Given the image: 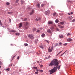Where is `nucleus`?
<instances>
[{
    "label": "nucleus",
    "instance_id": "obj_1",
    "mask_svg": "<svg viewBox=\"0 0 75 75\" xmlns=\"http://www.w3.org/2000/svg\"><path fill=\"white\" fill-rule=\"evenodd\" d=\"M59 65V63L58 62V60L57 59H54L48 65L49 67L51 66H54L53 68L51 70L49 71V72L50 74L56 72L57 69H58V65ZM56 66V67H55Z\"/></svg>",
    "mask_w": 75,
    "mask_h": 75
},
{
    "label": "nucleus",
    "instance_id": "obj_2",
    "mask_svg": "<svg viewBox=\"0 0 75 75\" xmlns=\"http://www.w3.org/2000/svg\"><path fill=\"white\" fill-rule=\"evenodd\" d=\"M28 37L30 39V40H33V39L34 38V35L31 34H30L28 35Z\"/></svg>",
    "mask_w": 75,
    "mask_h": 75
},
{
    "label": "nucleus",
    "instance_id": "obj_3",
    "mask_svg": "<svg viewBox=\"0 0 75 75\" xmlns=\"http://www.w3.org/2000/svg\"><path fill=\"white\" fill-rule=\"evenodd\" d=\"M23 23L25 27H26V26H28L29 24L28 22L27 21L24 22Z\"/></svg>",
    "mask_w": 75,
    "mask_h": 75
},
{
    "label": "nucleus",
    "instance_id": "obj_4",
    "mask_svg": "<svg viewBox=\"0 0 75 75\" xmlns=\"http://www.w3.org/2000/svg\"><path fill=\"white\" fill-rule=\"evenodd\" d=\"M53 50V47H49L48 49V52H52V50Z\"/></svg>",
    "mask_w": 75,
    "mask_h": 75
},
{
    "label": "nucleus",
    "instance_id": "obj_5",
    "mask_svg": "<svg viewBox=\"0 0 75 75\" xmlns=\"http://www.w3.org/2000/svg\"><path fill=\"white\" fill-rule=\"evenodd\" d=\"M68 20H71L72 19V16H70L68 17Z\"/></svg>",
    "mask_w": 75,
    "mask_h": 75
},
{
    "label": "nucleus",
    "instance_id": "obj_6",
    "mask_svg": "<svg viewBox=\"0 0 75 75\" xmlns=\"http://www.w3.org/2000/svg\"><path fill=\"white\" fill-rule=\"evenodd\" d=\"M50 11H47L45 12V14H46L47 15H48V14H50Z\"/></svg>",
    "mask_w": 75,
    "mask_h": 75
},
{
    "label": "nucleus",
    "instance_id": "obj_7",
    "mask_svg": "<svg viewBox=\"0 0 75 75\" xmlns=\"http://www.w3.org/2000/svg\"><path fill=\"white\" fill-rule=\"evenodd\" d=\"M48 24H54V23H53V22L52 21H48Z\"/></svg>",
    "mask_w": 75,
    "mask_h": 75
},
{
    "label": "nucleus",
    "instance_id": "obj_8",
    "mask_svg": "<svg viewBox=\"0 0 75 75\" xmlns=\"http://www.w3.org/2000/svg\"><path fill=\"white\" fill-rule=\"evenodd\" d=\"M34 13V10H32V12H31L30 13V15H32V14H33V13Z\"/></svg>",
    "mask_w": 75,
    "mask_h": 75
},
{
    "label": "nucleus",
    "instance_id": "obj_9",
    "mask_svg": "<svg viewBox=\"0 0 75 75\" xmlns=\"http://www.w3.org/2000/svg\"><path fill=\"white\" fill-rule=\"evenodd\" d=\"M67 41H68L69 42H70V41H71L72 40V39L71 38H68L67 39Z\"/></svg>",
    "mask_w": 75,
    "mask_h": 75
},
{
    "label": "nucleus",
    "instance_id": "obj_10",
    "mask_svg": "<svg viewBox=\"0 0 75 75\" xmlns=\"http://www.w3.org/2000/svg\"><path fill=\"white\" fill-rule=\"evenodd\" d=\"M47 31L49 33H50V34H52V32L51 31V30L50 29H48L47 30Z\"/></svg>",
    "mask_w": 75,
    "mask_h": 75
},
{
    "label": "nucleus",
    "instance_id": "obj_11",
    "mask_svg": "<svg viewBox=\"0 0 75 75\" xmlns=\"http://www.w3.org/2000/svg\"><path fill=\"white\" fill-rule=\"evenodd\" d=\"M36 6L37 7H38V8H40V4H38L36 5Z\"/></svg>",
    "mask_w": 75,
    "mask_h": 75
},
{
    "label": "nucleus",
    "instance_id": "obj_12",
    "mask_svg": "<svg viewBox=\"0 0 75 75\" xmlns=\"http://www.w3.org/2000/svg\"><path fill=\"white\" fill-rule=\"evenodd\" d=\"M59 36L60 38H64V36L62 35H59Z\"/></svg>",
    "mask_w": 75,
    "mask_h": 75
},
{
    "label": "nucleus",
    "instance_id": "obj_13",
    "mask_svg": "<svg viewBox=\"0 0 75 75\" xmlns=\"http://www.w3.org/2000/svg\"><path fill=\"white\" fill-rule=\"evenodd\" d=\"M32 68L34 70H35L36 69H37V67H33Z\"/></svg>",
    "mask_w": 75,
    "mask_h": 75
},
{
    "label": "nucleus",
    "instance_id": "obj_14",
    "mask_svg": "<svg viewBox=\"0 0 75 75\" xmlns=\"http://www.w3.org/2000/svg\"><path fill=\"white\" fill-rule=\"evenodd\" d=\"M58 27H59V28H63L64 27V26H61L60 25H58Z\"/></svg>",
    "mask_w": 75,
    "mask_h": 75
},
{
    "label": "nucleus",
    "instance_id": "obj_15",
    "mask_svg": "<svg viewBox=\"0 0 75 75\" xmlns=\"http://www.w3.org/2000/svg\"><path fill=\"white\" fill-rule=\"evenodd\" d=\"M45 34H43L41 35L42 37V38H44V37H45Z\"/></svg>",
    "mask_w": 75,
    "mask_h": 75
},
{
    "label": "nucleus",
    "instance_id": "obj_16",
    "mask_svg": "<svg viewBox=\"0 0 75 75\" xmlns=\"http://www.w3.org/2000/svg\"><path fill=\"white\" fill-rule=\"evenodd\" d=\"M45 6V4H42L41 5V7H44Z\"/></svg>",
    "mask_w": 75,
    "mask_h": 75
},
{
    "label": "nucleus",
    "instance_id": "obj_17",
    "mask_svg": "<svg viewBox=\"0 0 75 75\" xmlns=\"http://www.w3.org/2000/svg\"><path fill=\"white\" fill-rule=\"evenodd\" d=\"M37 30V29L35 28H33V32H34V31H35Z\"/></svg>",
    "mask_w": 75,
    "mask_h": 75
},
{
    "label": "nucleus",
    "instance_id": "obj_18",
    "mask_svg": "<svg viewBox=\"0 0 75 75\" xmlns=\"http://www.w3.org/2000/svg\"><path fill=\"white\" fill-rule=\"evenodd\" d=\"M21 27H22V23H21L20 24L19 27L20 28H21Z\"/></svg>",
    "mask_w": 75,
    "mask_h": 75
},
{
    "label": "nucleus",
    "instance_id": "obj_19",
    "mask_svg": "<svg viewBox=\"0 0 75 75\" xmlns=\"http://www.w3.org/2000/svg\"><path fill=\"white\" fill-rule=\"evenodd\" d=\"M10 32L11 33V32H12L13 33H15L16 31H15L14 30H11L10 31Z\"/></svg>",
    "mask_w": 75,
    "mask_h": 75
},
{
    "label": "nucleus",
    "instance_id": "obj_20",
    "mask_svg": "<svg viewBox=\"0 0 75 75\" xmlns=\"http://www.w3.org/2000/svg\"><path fill=\"white\" fill-rule=\"evenodd\" d=\"M57 13L56 12H54V13L53 14V16H55L56 14H57Z\"/></svg>",
    "mask_w": 75,
    "mask_h": 75
},
{
    "label": "nucleus",
    "instance_id": "obj_21",
    "mask_svg": "<svg viewBox=\"0 0 75 75\" xmlns=\"http://www.w3.org/2000/svg\"><path fill=\"white\" fill-rule=\"evenodd\" d=\"M16 35H20V33H16Z\"/></svg>",
    "mask_w": 75,
    "mask_h": 75
},
{
    "label": "nucleus",
    "instance_id": "obj_22",
    "mask_svg": "<svg viewBox=\"0 0 75 75\" xmlns=\"http://www.w3.org/2000/svg\"><path fill=\"white\" fill-rule=\"evenodd\" d=\"M10 70V69L9 68H8L7 69H6V71H8Z\"/></svg>",
    "mask_w": 75,
    "mask_h": 75
},
{
    "label": "nucleus",
    "instance_id": "obj_23",
    "mask_svg": "<svg viewBox=\"0 0 75 75\" xmlns=\"http://www.w3.org/2000/svg\"><path fill=\"white\" fill-rule=\"evenodd\" d=\"M55 22L56 23H58L59 21H58V19H56L55 20Z\"/></svg>",
    "mask_w": 75,
    "mask_h": 75
},
{
    "label": "nucleus",
    "instance_id": "obj_24",
    "mask_svg": "<svg viewBox=\"0 0 75 75\" xmlns=\"http://www.w3.org/2000/svg\"><path fill=\"white\" fill-rule=\"evenodd\" d=\"M67 50H66L62 54H61V56L62 57V55H64V54H65V52H67Z\"/></svg>",
    "mask_w": 75,
    "mask_h": 75
},
{
    "label": "nucleus",
    "instance_id": "obj_25",
    "mask_svg": "<svg viewBox=\"0 0 75 75\" xmlns=\"http://www.w3.org/2000/svg\"><path fill=\"white\" fill-rule=\"evenodd\" d=\"M75 19H74L73 20H72V23H74V22H75Z\"/></svg>",
    "mask_w": 75,
    "mask_h": 75
},
{
    "label": "nucleus",
    "instance_id": "obj_26",
    "mask_svg": "<svg viewBox=\"0 0 75 75\" xmlns=\"http://www.w3.org/2000/svg\"><path fill=\"white\" fill-rule=\"evenodd\" d=\"M71 33H69L68 34H67V36H68L69 35H71Z\"/></svg>",
    "mask_w": 75,
    "mask_h": 75
},
{
    "label": "nucleus",
    "instance_id": "obj_27",
    "mask_svg": "<svg viewBox=\"0 0 75 75\" xmlns=\"http://www.w3.org/2000/svg\"><path fill=\"white\" fill-rule=\"evenodd\" d=\"M54 26H52L50 28V29L51 30H53V29H54Z\"/></svg>",
    "mask_w": 75,
    "mask_h": 75
},
{
    "label": "nucleus",
    "instance_id": "obj_28",
    "mask_svg": "<svg viewBox=\"0 0 75 75\" xmlns=\"http://www.w3.org/2000/svg\"><path fill=\"white\" fill-rule=\"evenodd\" d=\"M61 24H62V25H64V22H60Z\"/></svg>",
    "mask_w": 75,
    "mask_h": 75
},
{
    "label": "nucleus",
    "instance_id": "obj_29",
    "mask_svg": "<svg viewBox=\"0 0 75 75\" xmlns=\"http://www.w3.org/2000/svg\"><path fill=\"white\" fill-rule=\"evenodd\" d=\"M6 5H9L10 3L7 2V3H6Z\"/></svg>",
    "mask_w": 75,
    "mask_h": 75
},
{
    "label": "nucleus",
    "instance_id": "obj_30",
    "mask_svg": "<svg viewBox=\"0 0 75 75\" xmlns=\"http://www.w3.org/2000/svg\"><path fill=\"white\" fill-rule=\"evenodd\" d=\"M24 45H25V46H28V45L27 43H25L24 44Z\"/></svg>",
    "mask_w": 75,
    "mask_h": 75
},
{
    "label": "nucleus",
    "instance_id": "obj_31",
    "mask_svg": "<svg viewBox=\"0 0 75 75\" xmlns=\"http://www.w3.org/2000/svg\"><path fill=\"white\" fill-rule=\"evenodd\" d=\"M19 1V0H16L15 2V3H17Z\"/></svg>",
    "mask_w": 75,
    "mask_h": 75
},
{
    "label": "nucleus",
    "instance_id": "obj_32",
    "mask_svg": "<svg viewBox=\"0 0 75 75\" xmlns=\"http://www.w3.org/2000/svg\"><path fill=\"white\" fill-rule=\"evenodd\" d=\"M59 44L60 45H62V43L60 42L59 43Z\"/></svg>",
    "mask_w": 75,
    "mask_h": 75
},
{
    "label": "nucleus",
    "instance_id": "obj_33",
    "mask_svg": "<svg viewBox=\"0 0 75 75\" xmlns=\"http://www.w3.org/2000/svg\"><path fill=\"white\" fill-rule=\"evenodd\" d=\"M59 15L60 16H63L64 15V13H60Z\"/></svg>",
    "mask_w": 75,
    "mask_h": 75
},
{
    "label": "nucleus",
    "instance_id": "obj_34",
    "mask_svg": "<svg viewBox=\"0 0 75 75\" xmlns=\"http://www.w3.org/2000/svg\"><path fill=\"white\" fill-rule=\"evenodd\" d=\"M38 71H37V72H36L35 73V74H38Z\"/></svg>",
    "mask_w": 75,
    "mask_h": 75
},
{
    "label": "nucleus",
    "instance_id": "obj_35",
    "mask_svg": "<svg viewBox=\"0 0 75 75\" xmlns=\"http://www.w3.org/2000/svg\"><path fill=\"white\" fill-rule=\"evenodd\" d=\"M60 67H61V65H59L58 66V69L59 70V69H60Z\"/></svg>",
    "mask_w": 75,
    "mask_h": 75
},
{
    "label": "nucleus",
    "instance_id": "obj_36",
    "mask_svg": "<svg viewBox=\"0 0 75 75\" xmlns=\"http://www.w3.org/2000/svg\"><path fill=\"white\" fill-rule=\"evenodd\" d=\"M40 30H38L36 32H37V33H39V32H40Z\"/></svg>",
    "mask_w": 75,
    "mask_h": 75
},
{
    "label": "nucleus",
    "instance_id": "obj_37",
    "mask_svg": "<svg viewBox=\"0 0 75 75\" xmlns=\"http://www.w3.org/2000/svg\"><path fill=\"white\" fill-rule=\"evenodd\" d=\"M12 65H13V64L11 63V64L9 65V67H10V66H12Z\"/></svg>",
    "mask_w": 75,
    "mask_h": 75
},
{
    "label": "nucleus",
    "instance_id": "obj_38",
    "mask_svg": "<svg viewBox=\"0 0 75 75\" xmlns=\"http://www.w3.org/2000/svg\"><path fill=\"white\" fill-rule=\"evenodd\" d=\"M63 45H64V46H66L67 45V43H64L63 44Z\"/></svg>",
    "mask_w": 75,
    "mask_h": 75
},
{
    "label": "nucleus",
    "instance_id": "obj_39",
    "mask_svg": "<svg viewBox=\"0 0 75 75\" xmlns=\"http://www.w3.org/2000/svg\"><path fill=\"white\" fill-rule=\"evenodd\" d=\"M45 41H46L47 42V43L48 44H49V42H48V41L47 40H45Z\"/></svg>",
    "mask_w": 75,
    "mask_h": 75
},
{
    "label": "nucleus",
    "instance_id": "obj_40",
    "mask_svg": "<svg viewBox=\"0 0 75 75\" xmlns=\"http://www.w3.org/2000/svg\"><path fill=\"white\" fill-rule=\"evenodd\" d=\"M14 57H15V56H13V57L12 58V60H13V59H14Z\"/></svg>",
    "mask_w": 75,
    "mask_h": 75
},
{
    "label": "nucleus",
    "instance_id": "obj_41",
    "mask_svg": "<svg viewBox=\"0 0 75 75\" xmlns=\"http://www.w3.org/2000/svg\"><path fill=\"white\" fill-rule=\"evenodd\" d=\"M27 20V18H25L24 19L23 21H26Z\"/></svg>",
    "mask_w": 75,
    "mask_h": 75
},
{
    "label": "nucleus",
    "instance_id": "obj_42",
    "mask_svg": "<svg viewBox=\"0 0 75 75\" xmlns=\"http://www.w3.org/2000/svg\"><path fill=\"white\" fill-rule=\"evenodd\" d=\"M62 52V50L61 51V52H59V53H58V54H61V53Z\"/></svg>",
    "mask_w": 75,
    "mask_h": 75
},
{
    "label": "nucleus",
    "instance_id": "obj_43",
    "mask_svg": "<svg viewBox=\"0 0 75 75\" xmlns=\"http://www.w3.org/2000/svg\"><path fill=\"white\" fill-rule=\"evenodd\" d=\"M36 71L37 72H38V71H40V70H38V69L37 68L36 69Z\"/></svg>",
    "mask_w": 75,
    "mask_h": 75
},
{
    "label": "nucleus",
    "instance_id": "obj_44",
    "mask_svg": "<svg viewBox=\"0 0 75 75\" xmlns=\"http://www.w3.org/2000/svg\"><path fill=\"white\" fill-rule=\"evenodd\" d=\"M39 71H40V72H43V71L40 70H39Z\"/></svg>",
    "mask_w": 75,
    "mask_h": 75
},
{
    "label": "nucleus",
    "instance_id": "obj_45",
    "mask_svg": "<svg viewBox=\"0 0 75 75\" xmlns=\"http://www.w3.org/2000/svg\"><path fill=\"white\" fill-rule=\"evenodd\" d=\"M0 24L3 26V24H2V23H1V22H0Z\"/></svg>",
    "mask_w": 75,
    "mask_h": 75
},
{
    "label": "nucleus",
    "instance_id": "obj_46",
    "mask_svg": "<svg viewBox=\"0 0 75 75\" xmlns=\"http://www.w3.org/2000/svg\"><path fill=\"white\" fill-rule=\"evenodd\" d=\"M8 14H11L12 13V12H8Z\"/></svg>",
    "mask_w": 75,
    "mask_h": 75
},
{
    "label": "nucleus",
    "instance_id": "obj_47",
    "mask_svg": "<svg viewBox=\"0 0 75 75\" xmlns=\"http://www.w3.org/2000/svg\"><path fill=\"white\" fill-rule=\"evenodd\" d=\"M58 43H56L55 44V46H58Z\"/></svg>",
    "mask_w": 75,
    "mask_h": 75
},
{
    "label": "nucleus",
    "instance_id": "obj_48",
    "mask_svg": "<svg viewBox=\"0 0 75 75\" xmlns=\"http://www.w3.org/2000/svg\"><path fill=\"white\" fill-rule=\"evenodd\" d=\"M19 58H20V57L18 56V57L17 59H19Z\"/></svg>",
    "mask_w": 75,
    "mask_h": 75
},
{
    "label": "nucleus",
    "instance_id": "obj_49",
    "mask_svg": "<svg viewBox=\"0 0 75 75\" xmlns=\"http://www.w3.org/2000/svg\"><path fill=\"white\" fill-rule=\"evenodd\" d=\"M9 21H10V23H11V19L9 18Z\"/></svg>",
    "mask_w": 75,
    "mask_h": 75
},
{
    "label": "nucleus",
    "instance_id": "obj_50",
    "mask_svg": "<svg viewBox=\"0 0 75 75\" xmlns=\"http://www.w3.org/2000/svg\"><path fill=\"white\" fill-rule=\"evenodd\" d=\"M0 65H2V63L0 62Z\"/></svg>",
    "mask_w": 75,
    "mask_h": 75
},
{
    "label": "nucleus",
    "instance_id": "obj_51",
    "mask_svg": "<svg viewBox=\"0 0 75 75\" xmlns=\"http://www.w3.org/2000/svg\"><path fill=\"white\" fill-rule=\"evenodd\" d=\"M40 67H42V65L41 64V65H40Z\"/></svg>",
    "mask_w": 75,
    "mask_h": 75
},
{
    "label": "nucleus",
    "instance_id": "obj_52",
    "mask_svg": "<svg viewBox=\"0 0 75 75\" xmlns=\"http://www.w3.org/2000/svg\"><path fill=\"white\" fill-rule=\"evenodd\" d=\"M39 20L37 18L35 19V20H36V21H38Z\"/></svg>",
    "mask_w": 75,
    "mask_h": 75
},
{
    "label": "nucleus",
    "instance_id": "obj_53",
    "mask_svg": "<svg viewBox=\"0 0 75 75\" xmlns=\"http://www.w3.org/2000/svg\"><path fill=\"white\" fill-rule=\"evenodd\" d=\"M71 14H74V13H73L72 12H71Z\"/></svg>",
    "mask_w": 75,
    "mask_h": 75
},
{
    "label": "nucleus",
    "instance_id": "obj_54",
    "mask_svg": "<svg viewBox=\"0 0 75 75\" xmlns=\"http://www.w3.org/2000/svg\"><path fill=\"white\" fill-rule=\"evenodd\" d=\"M21 4H23V1H21Z\"/></svg>",
    "mask_w": 75,
    "mask_h": 75
},
{
    "label": "nucleus",
    "instance_id": "obj_55",
    "mask_svg": "<svg viewBox=\"0 0 75 75\" xmlns=\"http://www.w3.org/2000/svg\"><path fill=\"white\" fill-rule=\"evenodd\" d=\"M56 30H57V31H59V29H58L57 28L56 29Z\"/></svg>",
    "mask_w": 75,
    "mask_h": 75
},
{
    "label": "nucleus",
    "instance_id": "obj_56",
    "mask_svg": "<svg viewBox=\"0 0 75 75\" xmlns=\"http://www.w3.org/2000/svg\"><path fill=\"white\" fill-rule=\"evenodd\" d=\"M37 62L38 63H39V61H37Z\"/></svg>",
    "mask_w": 75,
    "mask_h": 75
},
{
    "label": "nucleus",
    "instance_id": "obj_57",
    "mask_svg": "<svg viewBox=\"0 0 75 75\" xmlns=\"http://www.w3.org/2000/svg\"><path fill=\"white\" fill-rule=\"evenodd\" d=\"M50 57H51V56H50L48 57L49 58H50Z\"/></svg>",
    "mask_w": 75,
    "mask_h": 75
},
{
    "label": "nucleus",
    "instance_id": "obj_58",
    "mask_svg": "<svg viewBox=\"0 0 75 75\" xmlns=\"http://www.w3.org/2000/svg\"><path fill=\"white\" fill-rule=\"evenodd\" d=\"M69 15H70V13H68Z\"/></svg>",
    "mask_w": 75,
    "mask_h": 75
},
{
    "label": "nucleus",
    "instance_id": "obj_59",
    "mask_svg": "<svg viewBox=\"0 0 75 75\" xmlns=\"http://www.w3.org/2000/svg\"><path fill=\"white\" fill-rule=\"evenodd\" d=\"M45 59H48V58H47V57H46V58H45Z\"/></svg>",
    "mask_w": 75,
    "mask_h": 75
},
{
    "label": "nucleus",
    "instance_id": "obj_60",
    "mask_svg": "<svg viewBox=\"0 0 75 75\" xmlns=\"http://www.w3.org/2000/svg\"><path fill=\"white\" fill-rule=\"evenodd\" d=\"M13 67H14V66H15V65H14L13 64Z\"/></svg>",
    "mask_w": 75,
    "mask_h": 75
},
{
    "label": "nucleus",
    "instance_id": "obj_61",
    "mask_svg": "<svg viewBox=\"0 0 75 75\" xmlns=\"http://www.w3.org/2000/svg\"><path fill=\"white\" fill-rule=\"evenodd\" d=\"M0 74H1V72L0 71Z\"/></svg>",
    "mask_w": 75,
    "mask_h": 75
},
{
    "label": "nucleus",
    "instance_id": "obj_62",
    "mask_svg": "<svg viewBox=\"0 0 75 75\" xmlns=\"http://www.w3.org/2000/svg\"><path fill=\"white\" fill-rule=\"evenodd\" d=\"M1 68V66H0V68Z\"/></svg>",
    "mask_w": 75,
    "mask_h": 75
},
{
    "label": "nucleus",
    "instance_id": "obj_63",
    "mask_svg": "<svg viewBox=\"0 0 75 75\" xmlns=\"http://www.w3.org/2000/svg\"><path fill=\"white\" fill-rule=\"evenodd\" d=\"M41 48H42H42H43V47H41Z\"/></svg>",
    "mask_w": 75,
    "mask_h": 75
},
{
    "label": "nucleus",
    "instance_id": "obj_64",
    "mask_svg": "<svg viewBox=\"0 0 75 75\" xmlns=\"http://www.w3.org/2000/svg\"><path fill=\"white\" fill-rule=\"evenodd\" d=\"M35 72V70H34V71H33V72Z\"/></svg>",
    "mask_w": 75,
    "mask_h": 75
}]
</instances>
